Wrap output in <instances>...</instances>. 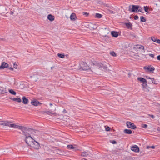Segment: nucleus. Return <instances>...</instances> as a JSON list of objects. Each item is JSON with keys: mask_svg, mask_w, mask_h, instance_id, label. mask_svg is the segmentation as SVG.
I'll return each mask as SVG.
<instances>
[{"mask_svg": "<svg viewBox=\"0 0 160 160\" xmlns=\"http://www.w3.org/2000/svg\"><path fill=\"white\" fill-rule=\"evenodd\" d=\"M91 65H92L91 72H95L98 71V69L104 71L107 69V65L106 63H102L96 61L91 62Z\"/></svg>", "mask_w": 160, "mask_h": 160, "instance_id": "f257e3e1", "label": "nucleus"}, {"mask_svg": "<svg viewBox=\"0 0 160 160\" xmlns=\"http://www.w3.org/2000/svg\"><path fill=\"white\" fill-rule=\"evenodd\" d=\"M16 129H20L24 133L25 137L31 136L32 132H33V129L30 128H26L18 125Z\"/></svg>", "mask_w": 160, "mask_h": 160, "instance_id": "f03ea898", "label": "nucleus"}, {"mask_svg": "<svg viewBox=\"0 0 160 160\" xmlns=\"http://www.w3.org/2000/svg\"><path fill=\"white\" fill-rule=\"evenodd\" d=\"M1 122H3L0 124L1 125L9 127L14 129H16L18 126V125L14 124L10 121L1 120Z\"/></svg>", "mask_w": 160, "mask_h": 160, "instance_id": "7ed1b4c3", "label": "nucleus"}, {"mask_svg": "<svg viewBox=\"0 0 160 160\" xmlns=\"http://www.w3.org/2000/svg\"><path fill=\"white\" fill-rule=\"evenodd\" d=\"M80 67L84 70H89V73H91L92 72H91V70H92V65H91V67H89V66H88L87 63L85 62H81L80 63Z\"/></svg>", "mask_w": 160, "mask_h": 160, "instance_id": "20e7f679", "label": "nucleus"}, {"mask_svg": "<svg viewBox=\"0 0 160 160\" xmlns=\"http://www.w3.org/2000/svg\"><path fill=\"white\" fill-rule=\"evenodd\" d=\"M34 140L31 136L26 137L25 138V141L26 143L29 146L32 143Z\"/></svg>", "mask_w": 160, "mask_h": 160, "instance_id": "39448f33", "label": "nucleus"}, {"mask_svg": "<svg viewBox=\"0 0 160 160\" xmlns=\"http://www.w3.org/2000/svg\"><path fill=\"white\" fill-rule=\"evenodd\" d=\"M143 68L145 70L146 72L153 73L155 68L153 67H152L151 66H146L143 67Z\"/></svg>", "mask_w": 160, "mask_h": 160, "instance_id": "423d86ee", "label": "nucleus"}, {"mask_svg": "<svg viewBox=\"0 0 160 160\" xmlns=\"http://www.w3.org/2000/svg\"><path fill=\"white\" fill-rule=\"evenodd\" d=\"M30 146L35 149H37L39 148L40 145L38 142L34 140L33 142Z\"/></svg>", "mask_w": 160, "mask_h": 160, "instance_id": "0eeeda50", "label": "nucleus"}, {"mask_svg": "<svg viewBox=\"0 0 160 160\" xmlns=\"http://www.w3.org/2000/svg\"><path fill=\"white\" fill-rule=\"evenodd\" d=\"M127 126L129 128L132 129H134L136 128V127L135 125L134 124L128 121L126 122Z\"/></svg>", "mask_w": 160, "mask_h": 160, "instance_id": "6e6552de", "label": "nucleus"}, {"mask_svg": "<svg viewBox=\"0 0 160 160\" xmlns=\"http://www.w3.org/2000/svg\"><path fill=\"white\" fill-rule=\"evenodd\" d=\"M31 104L34 106H40L42 103L39 102L38 100L35 99L32 100L31 102Z\"/></svg>", "mask_w": 160, "mask_h": 160, "instance_id": "1a4fd4ad", "label": "nucleus"}, {"mask_svg": "<svg viewBox=\"0 0 160 160\" xmlns=\"http://www.w3.org/2000/svg\"><path fill=\"white\" fill-rule=\"evenodd\" d=\"M131 149L132 151L136 152H138L139 151V147L136 145L131 146Z\"/></svg>", "mask_w": 160, "mask_h": 160, "instance_id": "9d476101", "label": "nucleus"}, {"mask_svg": "<svg viewBox=\"0 0 160 160\" xmlns=\"http://www.w3.org/2000/svg\"><path fill=\"white\" fill-rule=\"evenodd\" d=\"M132 6V11L133 12H137V11L138 10V9L139 8V6L133 5Z\"/></svg>", "mask_w": 160, "mask_h": 160, "instance_id": "9b49d317", "label": "nucleus"}, {"mask_svg": "<svg viewBox=\"0 0 160 160\" xmlns=\"http://www.w3.org/2000/svg\"><path fill=\"white\" fill-rule=\"evenodd\" d=\"M8 64L6 62H3L1 66H0V69H4L5 68H7L8 66Z\"/></svg>", "mask_w": 160, "mask_h": 160, "instance_id": "f8f14e48", "label": "nucleus"}, {"mask_svg": "<svg viewBox=\"0 0 160 160\" xmlns=\"http://www.w3.org/2000/svg\"><path fill=\"white\" fill-rule=\"evenodd\" d=\"M92 155L91 154L88 153V152H82L81 156L83 157H85L88 156L89 157H91Z\"/></svg>", "mask_w": 160, "mask_h": 160, "instance_id": "ddd939ff", "label": "nucleus"}, {"mask_svg": "<svg viewBox=\"0 0 160 160\" xmlns=\"http://www.w3.org/2000/svg\"><path fill=\"white\" fill-rule=\"evenodd\" d=\"M7 92L6 89L3 87H0V93L2 94L5 93Z\"/></svg>", "mask_w": 160, "mask_h": 160, "instance_id": "4468645a", "label": "nucleus"}, {"mask_svg": "<svg viewBox=\"0 0 160 160\" xmlns=\"http://www.w3.org/2000/svg\"><path fill=\"white\" fill-rule=\"evenodd\" d=\"M70 19L71 20H75L76 19V14L75 13H72L70 16Z\"/></svg>", "mask_w": 160, "mask_h": 160, "instance_id": "2eb2a0df", "label": "nucleus"}, {"mask_svg": "<svg viewBox=\"0 0 160 160\" xmlns=\"http://www.w3.org/2000/svg\"><path fill=\"white\" fill-rule=\"evenodd\" d=\"M47 18L51 21H52L54 20V17L51 14L48 15Z\"/></svg>", "mask_w": 160, "mask_h": 160, "instance_id": "dca6fc26", "label": "nucleus"}, {"mask_svg": "<svg viewBox=\"0 0 160 160\" xmlns=\"http://www.w3.org/2000/svg\"><path fill=\"white\" fill-rule=\"evenodd\" d=\"M11 99L13 101H16L17 102H21V99L19 98H11Z\"/></svg>", "mask_w": 160, "mask_h": 160, "instance_id": "f3484780", "label": "nucleus"}, {"mask_svg": "<svg viewBox=\"0 0 160 160\" xmlns=\"http://www.w3.org/2000/svg\"><path fill=\"white\" fill-rule=\"evenodd\" d=\"M111 34L112 37L115 38H117L118 36V32L115 31H112Z\"/></svg>", "mask_w": 160, "mask_h": 160, "instance_id": "a211bd4d", "label": "nucleus"}, {"mask_svg": "<svg viewBox=\"0 0 160 160\" xmlns=\"http://www.w3.org/2000/svg\"><path fill=\"white\" fill-rule=\"evenodd\" d=\"M22 102L24 104H27L28 103V100L25 97H23L22 98Z\"/></svg>", "mask_w": 160, "mask_h": 160, "instance_id": "6ab92c4d", "label": "nucleus"}, {"mask_svg": "<svg viewBox=\"0 0 160 160\" xmlns=\"http://www.w3.org/2000/svg\"><path fill=\"white\" fill-rule=\"evenodd\" d=\"M137 79L139 81H140L141 82H142V83L144 82H146V80L145 79L142 77L138 78Z\"/></svg>", "mask_w": 160, "mask_h": 160, "instance_id": "aec40b11", "label": "nucleus"}, {"mask_svg": "<svg viewBox=\"0 0 160 160\" xmlns=\"http://www.w3.org/2000/svg\"><path fill=\"white\" fill-rule=\"evenodd\" d=\"M152 82L155 84H157L159 82L157 80L153 78H151Z\"/></svg>", "mask_w": 160, "mask_h": 160, "instance_id": "412c9836", "label": "nucleus"}, {"mask_svg": "<svg viewBox=\"0 0 160 160\" xmlns=\"http://www.w3.org/2000/svg\"><path fill=\"white\" fill-rule=\"evenodd\" d=\"M124 132L127 134H131L132 133V130L129 129H125L124 130Z\"/></svg>", "mask_w": 160, "mask_h": 160, "instance_id": "4be33fe9", "label": "nucleus"}, {"mask_svg": "<svg viewBox=\"0 0 160 160\" xmlns=\"http://www.w3.org/2000/svg\"><path fill=\"white\" fill-rule=\"evenodd\" d=\"M137 48H138L142 49V50L143 51L142 52H145V50H144V47L143 46H142V45H137Z\"/></svg>", "mask_w": 160, "mask_h": 160, "instance_id": "5701e85b", "label": "nucleus"}, {"mask_svg": "<svg viewBox=\"0 0 160 160\" xmlns=\"http://www.w3.org/2000/svg\"><path fill=\"white\" fill-rule=\"evenodd\" d=\"M125 25L128 28H131L132 26V24L130 23H125Z\"/></svg>", "mask_w": 160, "mask_h": 160, "instance_id": "b1692460", "label": "nucleus"}, {"mask_svg": "<svg viewBox=\"0 0 160 160\" xmlns=\"http://www.w3.org/2000/svg\"><path fill=\"white\" fill-rule=\"evenodd\" d=\"M9 92L12 95H15L16 94V93L12 89L9 90Z\"/></svg>", "mask_w": 160, "mask_h": 160, "instance_id": "393cba45", "label": "nucleus"}, {"mask_svg": "<svg viewBox=\"0 0 160 160\" xmlns=\"http://www.w3.org/2000/svg\"><path fill=\"white\" fill-rule=\"evenodd\" d=\"M58 56L59 58H63L65 57L64 55L62 54H60L59 53H58Z\"/></svg>", "mask_w": 160, "mask_h": 160, "instance_id": "a878e982", "label": "nucleus"}, {"mask_svg": "<svg viewBox=\"0 0 160 160\" xmlns=\"http://www.w3.org/2000/svg\"><path fill=\"white\" fill-rule=\"evenodd\" d=\"M151 39L154 42H157V41H158V39H157V38H155L154 37H152L151 38Z\"/></svg>", "mask_w": 160, "mask_h": 160, "instance_id": "bb28decb", "label": "nucleus"}, {"mask_svg": "<svg viewBox=\"0 0 160 160\" xmlns=\"http://www.w3.org/2000/svg\"><path fill=\"white\" fill-rule=\"evenodd\" d=\"M33 131L34 132H32L31 134H33L35 135H36L37 134H38V133L39 132V131L38 130L33 129Z\"/></svg>", "mask_w": 160, "mask_h": 160, "instance_id": "cd10ccee", "label": "nucleus"}, {"mask_svg": "<svg viewBox=\"0 0 160 160\" xmlns=\"http://www.w3.org/2000/svg\"><path fill=\"white\" fill-rule=\"evenodd\" d=\"M142 86L143 88H146L147 86V81L146 82H143L142 84Z\"/></svg>", "mask_w": 160, "mask_h": 160, "instance_id": "c85d7f7f", "label": "nucleus"}, {"mask_svg": "<svg viewBox=\"0 0 160 160\" xmlns=\"http://www.w3.org/2000/svg\"><path fill=\"white\" fill-rule=\"evenodd\" d=\"M140 20L142 22H145L146 21L145 18L143 16H141L140 17Z\"/></svg>", "mask_w": 160, "mask_h": 160, "instance_id": "c756f323", "label": "nucleus"}, {"mask_svg": "<svg viewBox=\"0 0 160 160\" xmlns=\"http://www.w3.org/2000/svg\"><path fill=\"white\" fill-rule=\"evenodd\" d=\"M102 17L101 14L99 13H96L95 15V17L98 18H101Z\"/></svg>", "mask_w": 160, "mask_h": 160, "instance_id": "7c9ffc66", "label": "nucleus"}, {"mask_svg": "<svg viewBox=\"0 0 160 160\" xmlns=\"http://www.w3.org/2000/svg\"><path fill=\"white\" fill-rule=\"evenodd\" d=\"M67 147L68 149H73L74 148V147L72 145H69L67 146Z\"/></svg>", "mask_w": 160, "mask_h": 160, "instance_id": "2f4dec72", "label": "nucleus"}, {"mask_svg": "<svg viewBox=\"0 0 160 160\" xmlns=\"http://www.w3.org/2000/svg\"><path fill=\"white\" fill-rule=\"evenodd\" d=\"M144 10L145 12L148 13H150V12L148 11V8L147 6H144Z\"/></svg>", "mask_w": 160, "mask_h": 160, "instance_id": "473e14b6", "label": "nucleus"}, {"mask_svg": "<svg viewBox=\"0 0 160 160\" xmlns=\"http://www.w3.org/2000/svg\"><path fill=\"white\" fill-rule=\"evenodd\" d=\"M110 54L112 56L115 57L116 56V54L115 52L114 51H112L110 52Z\"/></svg>", "mask_w": 160, "mask_h": 160, "instance_id": "72a5a7b5", "label": "nucleus"}, {"mask_svg": "<svg viewBox=\"0 0 160 160\" xmlns=\"http://www.w3.org/2000/svg\"><path fill=\"white\" fill-rule=\"evenodd\" d=\"M141 127L142 128H146L148 127V126L147 124H142L141 125Z\"/></svg>", "mask_w": 160, "mask_h": 160, "instance_id": "f704fd0d", "label": "nucleus"}, {"mask_svg": "<svg viewBox=\"0 0 160 160\" xmlns=\"http://www.w3.org/2000/svg\"><path fill=\"white\" fill-rule=\"evenodd\" d=\"M105 130L107 131H109L110 130V128L109 127L107 126L106 127V126H105Z\"/></svg>", "mask_w": 160, "mask_h": 160, "instance_id": "c9c22d12", "label": "nucleus"}, {"mask_svg": "<svg viewBox=\"0 0 160 160\" xmlns=\"http://www.w3.org/2000/svg\"><path fill=\"white\" fill-rule=\"evenodd\" d=\"M56 152L58 154H59L60 155L61 154V153L60 152V151L59 149H57L56 150Z\"/></svg>", "mask_w": 160, "mask_h": 160, "instance_id": "e433bc0d", "label": "nucleus"}, {"mask_svg": "<svg viewBox=\"0 0 160 160\" xmlns=\"http://www.w3.org/2000/svg\"><path fill=\"white\" fill-rule=\"evenodd\" d=\"M149 55L150 57H152V58H154V54H149Z\"/></svg>", "mask_w": 160, "mask_h": 160, "instance_id": "4c0bfd02", "label": "nucleus"}, {"mask_svg": "<svg viewBox=\"0 0 160 160\" xmlns=\"http://www.w3.org/2000/svg\"><path fill=\"white\" fill-rule=\"evenodd\" d=\"M110 142L112 143L113 144H115L117 143V142L115 140H112V141H111Z\"/></svg>", "mask_w": 160, "mask_h": 160, "instance_id": "58836bf2", "label": "nucleus"}, {"mask_svg": "<svg viewBox=\"0 0 160 160\" xmlns=\"http://www.w3.org/2000/svg\"><path fill=\"white\" fill-rule=\"evenodd\" d=\"M13 67L15 68L16 69L17 68L18 65L15 64H13Z\"/></svg>", "mask_w": 160, "mask_h": 160, "instance_id": "ea45409f", "label": "nucleus"}, {"mask_svg": "<svg viewBox=\"0 0 160 160\" xmlns=\"http://www.w3.org/2000/svg\"><path fill=\"white\" fill-rule=\"evenodd\" d=\"M134 19L135 20H137L138 19V16H135L134 17Z\"/></svg>", "mask_w": 160, "mask_h": 160, "instance_id": "a19ab883", "label": "nucleus"}, {"mask_svg": "<svg viewBox=\"0 0 160 160\" xmlns=\"http://www.w3.org/2000/svg\"><path fill=\"white\" fill-rule=\"evenodd\" d=\"M148 115L153 118H154V116L153 115L148 114Z\"/></svg>", "mask_w": 160, "mask_h": 160, "instance_id": "79ce46f5", "label": "nucleus"}, {"mask_svg": "<svg viewBox=\"0 0 160 160\" xmlns=\"http://www.w3.org/2000/svg\"><path fill=\"white\" fill-rule=\"evenodd\" d=\"M157 59L158 60L160 61V55L158 56L157 57Z\"/></svg>", "mask_w": 160, "mask_h": 160, "instance_id": "37998d69", "label": "nucleus"}, {"mask_svg": "<svg viewBox=\"0 0 160 160\" xmlns=\"http://www.w3.org/2000/svg\"><path fill=\"white\" fill-rule=\"evenodd\" d=\"M137 11V12H141V9H139V8H138V10Z\"/></svg>", "mask_w": 160, "mask_h": 160, "instance_id": "c03bdc74", "label": "nucleus"}, {"mask_svg": "<svg viewBox=\"0 0 160 160\" xmlns=\"http://www.w3.org/2000/svg\"><path fill=\"white\" fill-rule=\"evenodd\" d=\"M63 113H66L67 112V111L64 109L63 111Z\"/></svg>", "mask_w": 160, "mask_h": 160, "instance_id": "a18cd8bd", "label": "nucleus"}, {"mask_svg": "<svg viewBox=\"0 0 160 160\" xmlns=\"http://www.w3.org/2000/svg\"><path fill=\"white\" fill-rule=\"evenodd\" d=\"M109 12H110V13H114V12L113 11L110 10H109Z\"/></svg>", "mask_w": 160, "mask_h": 160, "instance_id": "49530a36", "label": "nucleus"}, {"mask_svg": "<svg viewBox=\"0 0 160 160\" xmlns=\"http://www.w3.org/2000/svg\"><path fill=\"white\" fill-rule=\"evenodd\" d=\"M10 13L11 15H12L14 13L13 12H12V11H11L10 12Z\"/></svg>", "mask_w": 160, "mask_h": 160, "instance_id": "de8ad7c7", "label": "nucleus"}, {"mask_svg": "<svg viewBox=\"0 0 160 160\" xmlns=\"http://www.w3.org/2000/svg\"><path fill=\"white\" fill-rule=\"evenodd\" d=\"M157 43H158L159 44H160V40L159 39H158V41H157Z\"/></svg>", "mask_w": 160, "mask_h": 160, "instance_id": "09e8293b", "label": "nucleus"}, {"mask_svg": "<svg viewBox=\"0 0 160 160\" xmlns=\"http://www.w3.org/2000/svg\"><path fill=\"white\" fill-rule=\"evenodd\" d=\"M155 148V146H152L150 147V148H151L152 149H154V148Z\"/></svg>", "mask_w": 160, "mask_h": 160, "instance_id": "8fccbe9b", "label": "nucleus"}, {"mask_svg": "<svg viewBox=\"0 0 160 160\" xmlns=\"http://www.w3.org/2000/svg\"><path fill=\"white\" fill-rule=\"evenodd\" d=\"M157 130L158 131H160V128L158 127L157 128Z\"/></svg>", "mask_w": 160, "mask_h": 160, "instance_id": "3c124183", "label": "nucleus"}, {"mask_svg": "<svg viewBox=\"0 0 160 160\" xmlns=\"http://www.w3.org/2000/svg\"><path fill=\"white\" fill-rule=\"evenodd\" d=\"M146 78H147V79H151V78H150V77H148V76H147V77H146Z\"/></svg>", "mask_w": 160, "mask_h": 160, "instance_id": "603ef678", "label": "nucleus"}, {"mask_svg": "<svg viewBox=\"0 0 160 160\" xmlns=\"http://www.w3.org/2000/svg\"><path fill=\"white\" fill-rule=\"evenodd\" d=\"M128 77H130V76H131V73H128Z\"/></svg>", "mask_w": 160, "mask_h": 160, "instance_id": "864d4df0", "label": "nucleus"}, {"mask_svg": "<svg viewBox=\"0 0 160 160\" xmlns=\"http://www.w3.org/2000/svg\"><path fill=\"white\" fill-rule=\"evenodd\" d=\"M10 69L12 71H13V68H12V67H11L10 68Z\"/></svg>", "mask_w": 160, "mask_h": 160, "instance_id": "5fc2aeb1", "label": "nucleus"}, {"mask_svg": "<svg viewBox=\"0 0 160 160\" xmlns=\"http://www.w3.org/2000/svg\"><path fill=\"white\" fill-rule=\"evenodd\" d=\"M150 148V147L149 146H147V147H146V148H147V149H149V148Z\"/></svg>", "mask_w": 160, "mask_h": 160, "instance_id": "6e6d98bb", "label": "nucleus"}, {"mask_svg": "<svg viewBox=\"0 0 160 160\" xmlns=\"http://www.w3.org/2000/svg\"><path fill=\"white\" fill-rule=\"evenodd\" d=\"M81 160H87L86 159H85V158H82Z\"/></svg>", "mask_w": 160, "mask_h": 160, "instance_id": "4d7b16f0", "label": "nucleus"}, {"mask_svg": "<svg viewBox=\"0 0 160 160\" xmlns=\"http://www.w3.org/2000/svg\"><path fill=\"white\" fill-rule=\"evenodd\" d=\"M84 14H87V15H88V13H86V12H84Z\"/></svg>", "mask_w": 160, "mask_h": 160, "instance_id": "13d9d810", "label": "nucleus"}, {"mask_svg": "<svg viewBox=\"0 0 160 160\" xmlns=\"http://www.w3.org/2000/svg\"><path fill=\"white\" fill-rule=\"evenodd\" d=\"M50 106H52V104L51 103H50Z\"/></svg>", "mask_w": 160, "mask_h": 160, "instance_id": "bf43d9fd", "label": "nucleus"}, {"mask_svg": "<svg viewBox=\"0 0 160 160\" xmlns=\"http://www.w3.org/2000/svg\"><path fill=\"white\" fill-rule=\"evenodd\" d=\"M52 67H51V69H52Z\"/></svg>", "mask_w": 160, "mask_h": 160, "instance_id": "052dcab7", "label": "nucleus"}, {"mask_svg": "<svg viewBox=\"0 0 160 160\" xmlns=\"http://www.w3.org/2000/svg\"><path fill=\"white\" fill-rule=\"evenodd\" d=\"M63 119H64V120H65V118H63Z\"/></svg>", "mask_w": 160, "mask_h": 160, "instance_id": "680f3d73", "label": "nucleus"}, {"mask_svg": "<svg viewBox=\"0 0 160 160\" xmlns=\"http://www.w3.org/2000/svg\"><path fill=\"white\" fill-rule=\"evenodd\" d=\"M68 120H69V118H68Z\"/></svg>", "mask_w": 160, "mask_h": 160, "instance_id": "e2e57ef3", "label": "nucleus"}, {"mask_svg": "<svg viewBox=\"0 0 160 160\" xmlns=\"http://www.w3.org/2000/svg\"><path fill=\"white\" fill-rule=\"evenodd\" d=\"M1 119H0V122H1Z\"/></svg>", "mask_w": 160, "mask_h": 160, "instance_id": "0e129e2a", "label": "nucleus"}]
</instances>
